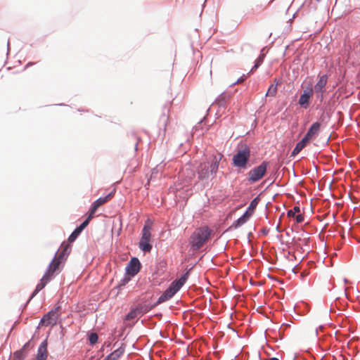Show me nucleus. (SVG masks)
<instances>
[{
    "label": "nucleus",
    "instance_id": "nucleus-1",
    "mask_svg": "<svg viewBox=\"0 0 360 360\" xmlns=\"http://www.w3.org/2000/svg\"><path fill=\"white\" fill-rule=\"evenodd\" d=\"M69 249L70 245L68 243H62L59 252L56 253L44 274L46 277L51 280L54 274H57L60 271V265L65 262V255L68 254V251Z\"/></svg>",
    "mask_w": 360,
    "mask_h": 360
},
{
    "label": "nucleus",
    "instance_id": "nucleus-2",
    "mask_svg": "<svg viewBox=\"0 0 360 360\" xmlns=\"http://www.w3.org/2000/svg\"><path fill=\"white\" fill-rule=\"evenodd\" d=\"M210 230L207 226L198 228L194 231L190 238V244L193 250H199L209 239Z\"/></svg>",
    "mask_w": 360,
    "mask_h": 360
},
{
    "label": "nucleus",
    "instance_id": "nucleus-3",
    "mask_svg": "<svg viewBox=\"0 0 360 360\" xmlns=\"http://www.w3.org/2000/svg\"><path fill=\"white\" fill-rule=\"evenodd\" d=\"M188 277V272H186L179 280L173 281L164 293L160 296L158 303H162L172 298L184 285Z\"/></svg>",
    "mask_w": 360,
    "mask_h": 360
},
{
    "label": "nucleus",
    "instance_id": "nucleus-4",
    "mask_svg": "<svg viewBox=\"0 0 360 360\" xmlns=\"http://www.w3.org/2000/svg\"><path fill=\"white\" fill-rule=\"evenodd\" d=\"M250 157V148L246 146H242L233 158V164L235 167L245 169Z\"/></svg>",
    "mask_w": 360,
    "mask_h": 360
},
{
    "label": "nucleus",
    "instance_id": "nucleus-5",
    "mask_svg": "<svg viewBox=\"0 0 360 360\" xmlns=\"http://www.w3.org/2000/svg\"><path fill=\"white\" fill-rule=\"evenodd\" d=\"M151 223L147 220L141 232V238L139 241V248L145 252H149L152 250V245L150 243L151 239Z\"/></svg>",
    "mask_w": 360,
    "mask_h": 360
},
{
    "label": "nucleus",
    "instance_id": "nucleus-6",
    "mask_svg": "<svg viewBox=\"0 0 360 360\" xmlns=\"http://www.w3.org/2000/svg\"><path fill=\"white\" fill-rule=\"evenodd\" d=\"M269 162H263L258 167L253 168L248 172V181L256 182L260 180L266 174Z\"/></svg>",
    "mask_w": 360,
    "mask_h": 360
},
{
    "label": "nucleus",
    "instance_id": "nucleus-7",
    "mask_svg": "<svg viewBox=\"0 0 360 360\" xmlns=\"http://www.w3.org/2000/svg\"><path fill=\"white\" fill-rule=\"evenodd\" d=\"M328 82V76L323 75L319 77V80L316 83L314 91L318 100L321 103L324 98V93L326 91V86Z\"/></svg>",
    "mask_w": 360,
    "mask_h": 360
},
{
    "label": "nucleus",
    "instance_id": "nucleus-8",
    "mask_svg": "<svg viewBox=\"0 0 360 360\" xmlns=\"http://www.w3.org/2000/svg\"><path fill=\"white\" fill-rule=\"evenodd\" d=\"M60 307L58 306L54 309H52L49 312H48L46 314H45L43 318L41 319L40 321V324L41 326H49V325H56L57 323V321L60 316Z\"/></svg>",
    "mask_w": 360,
    "mask_h": 360
},
{
    "label": "nucleus",
    "instance_id": "nucleus-9",
    "mask_svg": "<svg viewBox=\"0 0 360 360\" xmlns=\"http://www.w3.org/2000/svg\"><path fill=\"white\" fill-rule=\"evenodd\" d=\"M314 90L311 86H309L303 91V93L300 97L298 101L299 105L304 109L309 106V101L313 96Z\"/></svg>",
    "mask_w": 360,
    "mask_h": 360
},
{
    "label": "nucleus",
    "instance_id": "nucleus-10",
    "mask_svg": "<svg viewBox=\"0 0 360 360\" xmlns=\"http://www.w3.org/2000/svg\"><path fill=\"white\" fill-rule=\"evenodd\" d=\"M140 268L141 263L139 260L137 258L134 257L130 260L129 263L128 264L126 268V271L128 275L134 276L139 271Z\"/></svg>",
    "mask_w": 360,
    "mask_h": 360
},
{
    "label": "nucleus",
    "instance_id": "nucleus-11",
    "mask_svg": "<svg viewBox=\"0 0 360 360\" xmlns=\"http://www.w3.org/2000/svg\"><path fill=\"white\" fill-rule=\"evenodd\" d=\"M148 311L146 306L138 305L135 309H131L126 316V319L131 320L142 315Z\"/></svg>",
    "mask_w": 360,
    "mask_h": 360
},
{
    "label": "nucleus",
    "instance_id": "nucleus-12",
    "mask_svg": "<svg viewBox=\"0 0 360 360\" xmlns=\"http://www.w3.org/2000/svg\"><path fill=\"white\" fill-rule=\"evenodd\" d=\"M112 198V193H110L106 196L103 198H99L96 201H94L91 205V209L89 210V212H91V214H94L97 210V209L101 206L102 205L107 202L108 200H110Z\"/></svg>",
    "mask_w": 360,
    "mask_h": 360
},
{
    "label": "nucleus",
    "instance_id": "nucleus-13",
    "mask_svg": "<svg viewBox=\"0 0 360 360\" xmlns=\"http://www.w3.org/2000/svg\"><path fill=\"white\" fill-rule=\"evenodd\" d=\"M198 174L199 179H204L209 177L210 172V168L207 162L200 163L198 169Z\"/></svg>",
    "mask_w": 360,
    "mask_h": 360
},
{
    "label": "nucleus",
    "instance_id": "nucleus-14",
    "mask_svg": "<svg viewBox=\"0 0 360 360\" xmlns=\"http://www.w3.org/2000/svg\"><path fill=\"white\" fill-rule=\"evenodd\" d=\"M222 158L223 155L219 153H216L212 155V162L210 165V172L212 174L217 172L219 162L221 160Z\"/></svg>",
    "mask_w": 360,
    "mask_h": 360
},
{
    "label": "nucleus",
    "instance_id": "nucleus-15",
    "mask_svg": "<svg viewBox=\"0 0 360 360\" xmlns=\"http://www.w3.org/2000/svg\"><path fill=\"white\" fill-rule=\"evenodd\" d=\"M321 124L319 122H314L309 129L308 130L307 133L304 136L305 139H307L309 141L311 139H313L316 135L318 134V132L320 130Z\"/></svg>",
    "mask_w": 360,
    "mask_h": 360
},
{
    "label": "nucleus",
    "instance_id": "nucleus-16",
    "mask_svg": "<svg viewBox=\"0 0 360 360\" xmlns=\"http://www.w3.org/2000/svg\"><path fill=\"white\" fill-rule=\"evenodd\" d=\"M48 356L47 342L43 341L38 349L36 360H46Z\"/></svg>",
    "mask_w": 360,
    "mask_h": 360
},
{
    "label": "nucleus",
    "instance_id": "nucleus-17",
    "mask_svg": "<svg viewBox=\"0 0 360 360\" xmlns=\"http://www.w3.org/2000/svg\"><path fill=\"white\" fill-rule=\"evenodd\" d=\"M252 215V212H249L248 211H246L243 216H241L239 219H238L233 224V226L236 229L238 227L242 226L244 224L248 219Z\"/></svg>",
    "mask_w": 360,
    "mask_h": 360
},
{
    "label": "nucleus",
    "instance_id": "nucleus-18",
    "mask_svg": "<svg viewBox=\"0 0 360 360\" xmlns=\"http://www.w3.org/2000/svg\"><path fill=\"white\" fill-rule=\"evenodd\" d=\"M50 281L51 279L44 275L42 278L40 280V282L36 286V288L32 295V297L35 296L41 290H42Z\"/></svg>",
    "mask_w": 360,
    "mask_h": 360
},
{
    "label": "nucleus",
    "instance_id": "nucleus-19",
    "mask_svg": "<svg viewBox=\"0 0 360 360\" xmlns=\"http://www.w3.org/2000/svg\"><path fill=\"white\" fill-rule=\"evenodd\" d=\"M280 84V80L274 79V84H272L269 86L267 92L266 93V96H275L277 93V87Z\"/></svg>",
    "mask_w": 360,
    "mask_h": 360
},
{
    "label": "nucleus",
    "instance_id": "nucleus-20",
    "mask_svg": "<svg viewBox=\"0 0 360 360\" xmlns=\"http://www.w3.org/2000/svg\"><path fill=\"white\" fill-rule=\"evenodd\" d=\"M28 345V342L26 343L21 349L15 352L11 360H24L26 356V354L25 353V349Z\"/></svg>",
    "mask_w": 360,
    "mask_h": 360
},
{
    "label": "nucleus",
    "instance_id": "nucleus-21",
    "mask_svg": "<svg viewBox=\"0 0 360 360\" xmlns=\"http://www.w3.org/2000/svg\"><path fill=\"white\" fill-rule=\"evenodd\" d=\"M309 142L307 139H305L304 137L300 141H299L295 146V148L292 152V155H295L298 154L307 145Z\"/></svg>",
    "mask_w": 360,
    "mask_h": 360
},
{
    "label": "nucleus",
    "instance_id": "nucleus-22",
    "mask_svg": "<svg viewBox=\"0 0 360 360\" xmlns=\"http://www.w3.org/2000/svg\"><path fill=\"white\" fill-rule=\"evenodd\" d=\"M94 217V214H91V212H89L88 217L86 219V220L80 224L79 226L77 227V229L82 232L89 224L90 221Z\"/></svg>",
    "mask_w": 360,
    "mask_h": 360
},
{
    "label": "nucleus",
    "instance_id": "nucleus-23",
    "mask_svg": "<svg viewBox=\"0 0 360 360\" xmlns=\"http://www.w3.org/2000/svg\"><path fill=\"white\" fill-rule=\"evenodd\" d=\"M94 217V214H91V212H89L88 217L86 219V220L80 224L79 226L77 227V229L82 232L89 224L90 221Z\"/></svg>",
    "mask_w": 360,
    "mask_h": 360
},
{
    "label": "nucleus",
    "instance_id": "nucleus-24",
    "mask_svg": "<svg viewBox=\"0 0 360 360\" xmlns=\"http://www.w3.org/2000/svg\"><path fill=\"white\" fill-rule=\"evenodd\" d=\"M259 199L258 197L255 198V199H253L251 202H250V204L247 210V211H248L249 212H253V211L255 210V209L256 208V207L257 206L258 203H259Z\"/></svg>",
    "mask_w": 360,
    "mask_h": 360
},
{
    "label": "nucleus",
    "instance_id": "nucleus-25",
    "mask_svg": "<svg viewBox=\"0 0 360 360\" xmlns=\"http://www.w3.org/2000/svg\"><path fill=\"white\" fill-rule=\"evenodd\" d=\"M81 231L76 228L75 231L70 234V236L68 238V242L72 243L74 242L76 238L78 237V236L80 234Z\"/></svg>",
    "mask_w": 360,
    "mask_h": 360
},
{
    "label": "nucleus",
    "instance_id": "nucleus-26",
    "mask_svg": "<svg viewBox=\"0 0 360 360\" xmlns=\"http://www.w3.org/2000/svg\"><path fill=\"white\" fill-rule=\"evenodd\" d=\"M300 212V209L298 206H295L293 209L288 211V217H295L296 213H299Z\"/></svg>",
    "mask_w": 360,
    "mask_h": 360
},
{
    "label": "nucleus",
    "instance_id": "nucleus-27",
    "mask_svg": "<svg viewBox=\"0 0 360 360\" xmlns=\"http://www.w3.org/2000/svg\"><path fill=\"white\" fill-rule=\"evenodd\" d=\"M169 108L167 109V112H165V110H164L162 115V123H163V125L164 127H165L167 126V124L168 122V120H169Z\"/></svg>",
    "mask_w": 360,
    "mask_h": 360
},
{
    "label": "nucleus",
    "instance_id": "nucleus-28",
    "mask_svg": "<svg viewBox=\"0 0 360 360\" xmlns=\"http://www.w3.org/2000/svg\"><path fill=\"white\" fill-rule=\"evenodd\" d=\"M264 55H260L258 58L255 61V64L254 67L252 68L251 72H253L255 70L257 69L258 67L262 64L264 60Z\"/></svg>",
    "mask_w": 360,
    "mask_h": 360
},
{
    "label": "nucleus",
    "instance_id": "nucleus-29",
    "mask_svg": "<svg viewBox=\"0 0 360 360\" xmlns=\"http://www.w3.org/2000/svg\"><path fill=\"white\" fill-rule=\"evenodd\" d=\"M98 335L95 333H92L90 334L89 337V340L91 345H94L98 342Z\"/></svg>",
    "mask_w": 360,
    "mask_h": 360
},
{
    "label": "nucleus",
    "instance_id": "nucleus-30",
    "mask_svg": "<svg viewBox=\"0 0 360 360\" xmlns=\"http://www.w3.org/2000/svg\"><path fill=\"white\" fill-rule=\"evenodd\" d=\"M295 217L297 223H298V224L304 221V217L303 214H299L296 215Z\"/></svg>",
    "mask_w": 360,
    "mask_h": 360
},
{
    "label": "nucleus",
    "instance_id": "nucleus-31",
    "mask_svg": "<svg viewBox=\"0 0 360 360\" xmlns=\"http://www.w3.org/2000/svg\"><path fill=\"white\" fill-rule=\"evenodd\" d=\"M245 78H244V77H241L239 79H238V81L235 84H240V83L243 82L245 80Z\"/></svg>",
    "mask_w": 360,
    "mask_h": 360
},
{
    "label": "nucleus",
    "instance_id": "nucleus-32",
    "mask_svg": "<svg viewBox=\"0 0 360 360\" xmlns=\"http://www.w3.org/2000/svg\"><path fill=\"white\" fill-rule=\"evenodd\" d=\"M266 360H279L277 358H275V357H273V358H269V359H267Z\"/></svg>",
    "mask_w": 360,
    "mask_h": 360
},
{
    "label": "nucleus",
    "instance_id": "nucleus-33",
    "mask_svg": "<svg viewBox=\"0 0 360 360\" xmlns=\"http://www.w3.org/2000/svg\"><path fill=\"white\" fill-rule=\"evenodd\" d=\"M138 143L139 142L136 141V144H135V150H138Z\"/></svg>",
    "mask_w": 360,
    "mask_h": 360
},
{
    "label": "nucleus",
    "instance_id": "nucleus-34",
    "mask_svg": "<svg viewBox=\"0 0 360 360\" xmlns=\"http://www.w3.org/2000/svg\"><path fill=\"white\" fill-rule=\"evenodd\" d=\"M316 1H320L321 0H316Z\"/></svg>",
    "mask_w": 360,
    "mask_h": 360
}]
</instances>
